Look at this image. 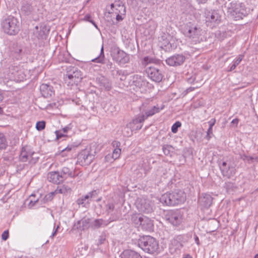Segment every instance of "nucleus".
Segmentation results:
<instances>
[{
    "label": "nucleus",
    "instance_id": "nucleus-2",
    "mask_svg": "<svg viewBox=\"0 0 258 258\" xmlns=\"http://www.w3.org/2000/svg\"><path fill=\"white\" fill-rule=\"evenodd\" d=\"M138 244L145 252L149 253H154L159 248L158 241L149 235L143 236L139 239Z\"/></svg>",
    "mask_w": 258,
    "mask_h": 258
},
{
    "label": "nucleus",
    "instance_id": "nucleus-5",
    "mask_svg": "<svg viewBox=\"0 0 258 258\" xmlns=\"http://www.w3.org/2000/svg\"><path fill=\"white\" fill-rule=\"evenodd\" d=\"M225 7L227 8L228 15L232 18L237 20L243 18L245 16V10L241 9L239 4L233 2L231 0H229L225 4Z\"/></svg>",
    "mask_w": 258,
    "mask_h": 258
},
{
    "label": "nucleus",
    "instance_id": "nucleus-55",
    "mask_svg": "<svg viewBox=\"0 0 258 258\" xmlns=\"http://www.w3.org/2000/svg\"><path fill=\"white\" fill-rule=\"evenodd\" d=\"M116 14V20L117 21L119 22L122 21L123 19V17H122L123 14Z\"/></svg>",
    "mask_w": 258,
    "mask_h": 258
},
{
    "label": "nucleus",
    "instance_id": "nucleus-40",
    "mask_svg": "<svg viewBox=\"0 0 258 258\" xmlns=\"http://www.w3.org/2000/svg\"><path fill=\"white\" fill-rule=\"evenodd\" d=\"M103 225H106V224H105V221L102 219H96L93 223V226L95 228H99Z\"/></svg>",
    "mask_w": 258,
    "mask_h": 258
},
{
    "label": "nucleus",
    "instance_id": "nucleus-25",
    "mask_svg": "<svg viewBox=\"0 0 258 258\" xmlns=\"http://www.w3.org/2000/svg\"><path fill=\"white\" fill-rule=\"evenodd\" d=\"M120 258H142L137 252L131 250H124L120 255Z\"/></svg>",
    "mask_w": 258,
    "mask_h": 258
},
{
    "label": "nucleus",
    "instance_id": "nucleus-46",
    "mask_svg": "<svg viewBox=\"0 0 258 258\" xmlns=\"http://www.w3.org/2000/svg\"><path fill=\"white\" fill-rule=\"evenodd\" d=\"M121 153V149L119 148H116L114 149L112 153V158L116 159L118 158Z\"/></svg>",
    "mask_w": 258,
    "mask_h": 258
},
{
    "label": "nucleus",
    "instance_id": "nucleus-60",
    "mask_svg": "<svg viewBox=\"0 0 258 258\" xmlns=\"http://www.w3.org/2000/svg\"><path fill=\"white\" fill-rule=\"evenodd\" d=\"M59 228V226H57L55 230L52 232V234L50 235L51 238H53L57 233V230Z\"/></svg>",
    "mask_w": 258,
    "mask_h": 258
},
{
    "label": "nucleus",
    "instance_id": "nucleus-3",
    "mask_svg": "<svg viewBox=\"0 0 258 258\" xmlns=\"http://www.w3.org/2000/svg\"><path fill=\"white\" fill-rule=\"evenodd\" d=\"M83 79L81 72L75 67H69L67 69V74L64 76V81L68 86L77 85Z\"/></svg>",
    "mask_w": 258,
    "mask_h": 258
},
{
    "label": "nucleus",
    "instance_id": "nucleus-11",
    "mask_svg": "<svg viewBox=\"0 0 258 258\" xmlns=\"http://www.w3.org/2000/svg\"><path fill=\"white\" fill-rule=\"evenodd\" d=\"M164 106L161 107H159L158 105L150 106L149 104L146 103H143L142 105L140 107V111L144 112V114L142 113L141 115L144 116V118L146 119L148 117L153 116L156 113H158L160 111L163 109Z\"/></svg>",
    "mask_w": 258,
    "mask_h": 258
},
{
    "label": "nucleus",
    "instance_id": "nucleus-51",
    "mask_svg": "<svg viewBox=\"0 0 258 258\" xmlns=\"http://www.w3.org/2000/svg\"><path fill=\"white\" fill-rule=\"evenodd\" d=\"M55 133L56 136V139L57 140L60 139L62 137L67 136L66 135H64V133H63L61 130L56 131L55 132Z\"/></svg>",
    "mask_w": 258,
    "mask_h": 258
},
{
    "label": "nucleus",
    "instance_id": "nucleus-21",
    "mask_svg": "<svg viewBox=\"0 0 258 258\" xmlns=\"http://www.w3.org/2000/svg\"><path fill=\"white\" fill-rule=\"evenodd\" d=\"M47 179L53 183L59 184L63 181V177L58 171L50 172L47 174Z\"/></svg>",
    "mask_w": 258,
    "mask_h": 258
},
{
    "label": "nucleus",
    "instance_id": "nucleus-43",
    "mask_svg": "<svg viewBox=\"0 0 258 258\" xmlns=\"http://www.w3.org/2000/svg\"><path fill=\"white\" fill-rule=\"evenodd\" d=\"M88 199V196L86 195L84 197H82L81 198L78 199L77 201V203L79 205H82L84 207L86 204L85 201Z\"/></svg>",
    "mask_w": 258,
    "mask_h": 258
},
{
    "label": "nucleus",
    "instance_id": "nucleus-35",
    "mask_svg": "<svg viewBox=\"0 0 258 258\" xmlns=\"http://www.w3.org/2000/svg\"><path fill=\"white\" fill-rule=\"evenodd\" d=\"M6 138L3 134L0 133V150L5 149L7 147Z\"/></svg>",
    "mask_w": 258,
    "mask_h": 258
},
{
    "label": "nucleus",
    "instance_id": "nucleus-36",
    "mask_svg": "<svg viewBox=\"0 0 258 258\" xmlns=\"http://www.w3.org/2000/svg\"><path fill=\"white\" fill-rule=\"evenodd\" d=\"M240 158L244 161H247L249 163H252L254 161H257L258 158L257 157L248 156L245 154L240 155Z\"/></svg>",
    "mask_w": 258,
    "mask_h": 258
},
{
    "label": "nucleus",
    "instance_id": "nucleus-24",
    "mask_svg": "<svg viewBox=\"0 0 258 258\" xmlns=\"http://www.w3.org/2000/svg\"><path fill=\"white\" fill-rule=\"evenodd\" d=\"M11 54L15 57L17 59H19L21 57L22 49L21 47L17 43H13L10 46Z\"/></svg>",
    "mask_w": 258,
    "mask_h": 258
},
{
    "label": "nucleus",
    "instance_id": "nucleus-1",
    "mask_svg": "<svg viewBox=\"0 0 258 258\" xmlns=\"http://www.w3.org/2000/svg\"><path fill=\"white\" fill-rule=\"evenodd\" d=\"M186 199V195L180 189H175L172 192L166 193L162 196L160 201L167 205L175 206L183 203Z\"/></svg>",
    "mask_w": 258,
    "mask_h": 258
},
{
    "label": "nucleus",
    "instance_id": "nucleus-15",
    "mask_svg": "<svg viewBox=\"0 0 258 258\" xmlns=\"http://www.w3.org/2000/svg\"><path fill=\"white\" fill-rule=\"evenodd\" d=\"M144 120V116L139 114L131 122L126 125V129H131L134 132L140 130L143 126Z\"/></svg>",
    "mask_w": 258,
    "mask_h": 258
},
{
    "label": "nucleus",
    "instance_id": "nucleus-39",
    "mask_svg": "<svg viewBox=\"0 0 258 258\" xmlns=\"http://www.w3.org/2000/svg\"><path fill=\"white\" fill-rule=\"evenodd\" d=\"M173 150V148L171 145H165L162 147L163 151L165 155H170V152H173L171 150Z\"/></svg>",
    "mask_w": 258,
    "mask_h": 258
},
{
    "label": "nucleus",
    "instance_id": "nucleus-59",
    "mask_svg": "<svg viewBox=\"0 0 258 258\" xmlns=\"http://www.w3.org/2000/svg\"><path fill=\"white\" fill-rule=\"evenodd\" d=\"M70 130L71 127L69 126H67L63 127L61 131H62V132L65 134L68 133V132Z\"/></svg>",
    "mask_w": 258,
    "mask_h": 258
},
{
    "label": "nucleus",
    "instance_id": "nucleus-50",
    "mask_svg": "<svg viewBox=\"0 0 258 258\" xmlns=\"http://www.w3.org/2000/svg\"><path fill=\"white\" fill-rule=\"evenodd\" d=\"M56 194L55 191H53V192H51L47 195H46L45 197H44V199L46 201H51L53 198V196L54 195V194Z\"/></svg>",
    "mask_w": 258,
    "mask_h": 258
},
{
    "label": "nucleus",
    "instance_id": "nucleus-20",
    "mask_svg": "<svg viewBox=\"0 0 258 258\" xmlns=\"http://www.w3.org/2000/svg\"><path fill=\"white\" fill-rule=\"evenodd\" d=\"M96 82L100 87L107 90H109L111 88V84L109 80L103 76L99 75L97 77Z\"/></svg>",
    "mask_w": 258,
    "mask_h": 258
},
{
    "label": "nucleus",
    "instance_id": "nucleus-52",
    "mask_svg": "<svg viewBox=\"0 0 258 258\" xmlns=\"http://www.w3.org/2000/svg\"><path fill=\"white\" fill-rule=\"evenodd\" d=\"M98 195V191L96 190H93L91 192L88 193L86 196H88V199L90 198L91 199H94Z\"/></svg>",
    "mask_w": 258,
    "mask_h": 258
},
{
    "label": "nucleus",
    "instance_id": "nucleus-32",
    "mask_svg": "<svg viewBox=\"0 0 258 258\" xmlns=\"http://www.w3.org/2000/svg\"><path fill=\"white\" fill-rule=\"evenodd\" d=\"M72 191L71 188L67 185H63L62 186H58L55 190L56 194H62L67 195L70 194Z\"/></svg>",
    "mask_w": 258,
    "mask_h": 258
},
{
    "label": "nucleus",
    "instance_id": "nucleus-37",
    "mask_svg": "<svg viewBox=\"0 0 258 258\" xmlns=\"http://www.w3.org/2000/svg\"><path fill=\"white\" fill-rule=\"evenodd\" d=\"M115 210V204L112 202L107 203L105 205V211L107 214H111Z\"/></svg>",
    "mask_w": 258,
    "mask_h": 258
},
{
    "label": "nucleus",
    "instance_id": "nucleus-31",
    "mask_svg": "<svg viewBox=\"0 0 258 258\" xmlns=\"http://www.w3.org/2000/svg\"><path fill=\"white\" fill-rule=\"evenodd\" d=\"M10 73L13 75V77L15 79H20L21 77V71L19 69V68L17 66H11L9 68Z\"/></svg>",
    "mask_w": 258,
    "mask_h": 258
},
{
    "label": "nucleus",
    "instance_id": "nucleus-62",
    "mask_svg": "<svg viewBox=\"0 0 258 258\" xmlns=\"http://www.w3.org/2000/svg\"><path fill=\"white\" fill-rule=\"evenodd\" d=\"M72 146H68L67 147H66L65 149H63L62 150V152H64L65 151H70L72 150Z\"/></svg>",
    "mask_w": 258,
    "mask_h": 258
},
{
    "label": "nucleus",
    "instance_id": "nucleus-64",
    "mask_svg": "<svg viewBox=\"0 0 258 258\" xmlns=\"http://www.w3.org/2000/svg\"><path fill=\"white\" fill-rule=\"evenodd\" d=\"M194 90V88L189 87V88H187L186 91L187 93H188V92L193 91Z\"/></svg>",
    "mask_w": 258,
    "mask_h": 258
},
{
    "label": "nucleus",
    "instance_id": "nucleus-54",
    "mask_svg": "<svg viewBox=\"0 0 258 258\" xmlns=\"http://www.w3.org/2000/svg\"><path fill=\"white\" fill-rule=\"evenodd\" d=\"M9 231L8 230L5 231L2 235V239L4 240H6L9 238Z\"/></svg>",
    "mask_w": 258,
    "mask_h": 258
},
{
    "label": "nucleus",
    "instance_id": "nucleus-8",
    "mask_svg": "<svg viewBox=\"0 0 258 258\" xmlns=\"http://www.w3.org/2000/svg\"><path fill=\"white\" fill-rule=\"evenodd\" d=\"M135 204L140 212L149 214L153 211V204L149 199L144 198H138Z\"/></svg>",
    "mask_w": 258,
    "mask_h": 258
},
{
    "label": "nucleus",
    "instance_id": "nucleus-26",
    "mask_svg": "<svg viewBox=\"0 0 258 258\" xmlns=\"http://www.w3.org/2000/svg\"><path fill=\"white\" fill-rule=\"evenodd\" d=\"M90 226V219H82L81 220L79 221L77 223L75 224L74 227L80 230H84L86 229H87Z\"/></svg>",
    "mask_w": 258,
    "mask_h": 258
},
{
    "label": "nucleus",
    "instance_id": "nucleus-7",
    "mask_svg": "<svg viewBox=\"0 0 258 258\" xmlns=\"http://www.w3.org/2000/svg\"><path fill=\"white\" fill-rule=\"evenodd\" d=\"M39 158L37 153L27 149V147H22L19 155L20 161L23 162L28 161L29 164L34 165L38 162Z\"/></svg>",
    "mask_w": 258,
    "mask_h": 258
},
{
    "label": "nucleus",
    "instance_id": "nucleus-53",
    "mask_svg": "<svg viewBox=\"0 0 258 258\" xmlns=\"http://www.w3.org/2000/svg\"><path fill=\"white\" fill-rule=\"evenodd\" d=\"M213 134V128L209 127L208 131L207 132V135L206 136V138L209 140L211 138V135Z\"/></svg>",
    "mask_w": 258,
    "mask_h": 258
},
{
    "label": "nucleus",
    "instance_id": "nucleus-30",
    "mask_svg": "<svg viewBox=\"0 0 258 258\" xmlns=\"http://www.w3.org/2000/svg\"><path fill=\"white\" fill-rule=\"evenodd\" d=\"M213 198L209 195H206L203 197L200 198L199 202L206 208H209L212 204Z\"/></svg>",
    "mask_w": 258,
    "mask_h": 258
},
{
    "label": "nucleus",
    "instance_id": "nucleus-57",
    "mask_svg": "<svg viewBox=\"0 0 258 258\" xmlns=\"http://www.w3.org/2000/svg\"><path fill=\"white\" fill-rule=\"evenodd\" d=\"M112 145L114 147L119 148L120 146V143L117 141H114L112 143Z\"/></svg>",
    "mask_w": 258,
    "mask_h": 258
},
{
    "label": "nucleus",
    "instance_id": "nucleus-56",
    "mask_svg": "<svg viewBox=\"0 0 258 258\" xmlns=\"http://www.w3.org/2000/svg\"><path fill=\"white\" fill-rule=\"evenodd\" d=\"M219 36H218V37L220 39H224L226 37V35H227V33L226 32H223L222 33H221L220 32L219 34H218Z\"/></svg>",
    "mask_w": 258,
    "mask_h": 258
},
{
    "label": "nucleus",
    "instance_id": "nucleus-61",
    "mask_svg": "<svg viewBox=\"0 0 258 258\" xmlns=\"http://www.w3.org/2000/svg\"><path fill=\"white\" fill-rule=\"evenodd\" d=\"M194 239H195V241L196 242V243L198 245H200V240H199V237H198V236L196 234L194 235Z\"/></svg>",
    "mask_w": 258,
    "mask_h": 258
},
{
    "label": "nucleus",
    "instance_id": "nucleus-38",
    "mask_svg": "<svg viewBox=\"0 0 258 258\" xmlns=\"http://www.w3.org/2000/svg\"><path fill=\"white\" fill-rule=\"evenodd\" d=\"M112 75L115 78H117L119 76H123V78H124V76L127 75V73L124 71L117 70L115 71H114L112 73Z\"/></svg>",
    "mask_w": 258,
    "mask_h": 258
},
{
    "label": "nucleus",
    "instance_id": "nucleus-58",
    "mask_svg": "<svg viewBox=\"0 0 258 258\" xmlns=\"http://www.w3.org/2000/svg\"><path fill=\"white\" fill-rule=\"evenodd\" d=\"M216 122V119L215 118L212 119L210 121H209V127L213 128V126L214 125Z\"/></svg>",
    "mask_w": 258,
    "mask_h": 258
},
{
    "label": "nucleus",
    "instance_id": "nucleus-63",
    "mask_svg": "<svg viewBox=\"0 0 258 258\" xmlns=\"http://www.w3.org/2000/svg\"><path fill=\"white\" fill-rule=\"evenodd\" d=\"M239 120L237 118H235L232 120L231 121V123L235 125V126H237Z\"/></svg>",
    "mask_w": 258,
    "mask_h": 258
},
{
    "label": "nucleus",
    "instance_id": "nucleus-34",
    "mask_svg": "<svg viewBox=\"0 0 258 258\" xmlns=\"http://www.w3.org/2000/svg\"><path fill=\"white\" fill-rule=\"evenodd\" d=\"M143 215L139 214H134L131 216V221L136 225H139Z\"/></svg>",
    "mask_w": 258,
    "mask_h": 258
},
{
    "label": "nucleus",
    "instance_id": "nucleus-17",
    "mask_svg": "<svg viewBox=\"0 0 258 258\" xmlns=\"http://www.w3.org/2000/svg\"><path fill=\"white\" fill-rule=\"evenodd\" d=\"M113 59L120 64H125L130 60L129 55L123 50L117 49L116 53L113 56Z\"/></svg>",
    "mask_w": 258,
    "mask_h": 258
},
{
    "label": "nucleus",
    "instance_id": "nucleus-23",
    "mask_svg": "<svg viewBox=\"0 0 258 258\" xmlns=\"http://www.w3.org/2000/svg\"><path fill=\"white\" fill-rule=\"evenodd\" d=\"M110 6L112 11V13L123 14V15H125V8L124 6L122 4L121 2H118L114 4H112Z\"/></svg>",
    "mask_w": 258,
    "mask_h": 258
},
{
    "label": "nucleus",
    "instance_id": "nucleus-12",
    "mask_svg": "<svg viewBox=\"0 0 258 258\" xmlns=\"http://www.w3.org/2000/svg\"><path fill=\"white\" fill-rule=\"evenodd\" d=\"M219 167L223 176L228 178H231L234 176L236 173V169L230 162L223 161L221 164H219Z\"/></svg>",
    "mask_w": 258,
    "mask_h": 258
},
{
    "label": "nucleus",
    "instance_id": "nucleus-48",
    "mask_svg": "<svg viewBox=\"0 0 258 258\" xmlns=\"http://www.w3.org/2000/svg\"><path fill=\"white\" fill-rule=\"evenodd\" d=\"M46 30V28L43 27L42 29L40 30L39 33V37L42 39H45L47 35Z\"/></svg>",
    "mask_w": 258,
    "mask_h": 258
},
{
    "label": "nucleus",
    "instance_id": "nucleus-28",
    "mask_svg": "<svg viewBox=\"0 0 258 258\" xmlns=\"http://www.w3.org/2000/svg\"><path fill=\"white\" fill-rule=\"evenodd\" d=\"M60 174L63 177V181L68 177H74L76 176L75 170L67 167H63L62 168Z\"/></svg>",
    "mask_w": 258,
    "mask_h": 258
},
{
    "label": "nucleus",
    "instance_id": "nucleus-19",
    "mask_svg": "<svg viewBox=\"0 0 258 258\" xmlns=\"http://www.w3.org/2000/svg\"><path fill=\"white\" fill-rule=\"evenodd\" d=\"M40 91L42 95L45 98L52 96L54 94L53 87L47 84H42L40 86Z\"/></svg>",
    "mask_w": 258,
    "mask_h": 258
},
{
    "label": "nucleus",
    "instance_id": "nucleus-13",
    "mask_svg": "<svg viewBox=\"0 0 258 258\" xmlns=\"http://www.w3.org/2000/svg\"><path fill=\"white\" fill-rule=\"evenodd\" d=\"M146 72L148 77L153 81L156 83L160 82L163 79V76L162 72L153 66L147 67L146 70Z\"/></svg>",
    "mask_w": 258,
    "mask_h": 258
},
{
    "label": "nucleus",
    "instance_id": "nucleus-47",
    "mask_svg": "<svg viewBox=\"0 0 258 258\" xmlns=\"http://www.w3.org/2000/svg\"><path fill=\"white\" fill-rule=\"evenodd\" d=\"M134 131L131 129L127 130L126 129V126L124 127L122 130V133L124 136L126 137H130L133 134V132Z\"/></svg>",
    "mask_w": 258,
    "mask_h": 258
},
{
    "label": "nucleus",
    "instance_id": "nucleus-45",
    "mask_svg": "<svg viewBox=\"0 0 258 258\" xmlns=\"http://www.w3.org/2000/svg\"><path fill=\"white\" fill-rule=\"evenodd\" d=\"M153 58L149 56H146L143 58V59L141 61V62L143 65L146 66L148 65L149 63H151L153 61Z\"/></svg>",
    "mask_w": 258,
    "mask_h": 258
},
{
    "label": "nucleus",
    "instance_id": "nucleus-6",
    "mask_svg": "<svg viewBox=\"0 0 258 258\" xmlns=\"http://www.w3.org/2000/svg\"><path fill=\"white\" fill-rule=\"evenodd\" d=\"M201 28L191 22L187 23L182 28L184 35L190 39H195V41H197V39L201 35Z\"/></svg>",
    "mask_w": 258,
    "mask_h": 258
},
{
    "label": "nucleus",
    "instance_id": "nucleus-9",
    "mask_svg": "<svg viewBox=\"0 0 258 258\" xmlns=\"http://www.w3.org/2000/svg\"><path fill=\"white\" fill-rule=\"evenodd\" d=\"M94 159V155L91 153L90 149H85L78 155L77 164L81 166L89 165Z\"/></svg>",
    "mask_w": 258,
    "mask_h": 258
},
{
    "label": "nucleus",
    "instance_id": "nucleus-44",
    "mask_svg": "<svg viewBox=\"0 0 258 258\" xmlns=\"http://www.w3.org/2000/svg\"><path fill=\"white\" fill-rule=\"evenodd\" d=\"M181 123L179 121L175 122L171 127V131L173 133H176L177 132L178 128L180 127Z\"/></svg>",
    "mask_w": 258,
    "mask_h": 258
},
{
    "label": "nucleus",
    "instance_id": "nucleus-27",
    "mask_svg": "<svg viewBox=\"0 0 258 258\" xmlns=\"http://www.w3.org/2000/svg\"><path fill=\"white\" fill-rule=\"evenodd\" d=\"M34 10V7L29 3L24 2L22 4L21 11L25 15H31Z\"/></svg>",
    "mask_w": 258,
    "mask_h": 258
},
{
    "label": "nucleus",
    "instance_id": "nucleus-42",
    "mask_svg": "<svg viewBox=\"0 0 258 258\" xmlns=\"http://www.w3.org/2000/svg\"><path fill=\"white\" fill-rule=\"evenodd\" d=\"M242 59V55H239L237 59L234 62L233 64L231 66L229 71L234 70L236 66L239 64Z\"/></svg>",
    "mask_w": 258,
    "mask_h": 258
},
{
    "label": "nucleus",
    "instance_id": "nucleus-41",
    "mask_svg": "<svg viewBox=\"0 0 258 258\" xmlns=\"http://www.w3.org/2000/svg\"><path fill=\"white\" fill-rule=\"evenodd\" d=\"M45 121H39L37 122L36 124V128L38 131H41L45 128Z\"/></svg>",
    "mask_w": 258,
    "mask_h": 258
},
{
    "label": "nucleus",
    "instance_id": "nucleus-29",
    "mask_svg": "<svg viewBox=\"0 0 258 258\" xmlns=\"http://www.w3.org/2000/svg\"><path fill=\"white\" fill-rule=\"evenodd\" d=\"M146 82L141 76L136 75L133 76L132 85L135 86L137 88L140 89L145 86Z\"/></svg>",
    "mask_w": 258,
    "mask_h": 258
},
{
    "label": "nucleus",
    "instance_id": "nucleus-49",
    "mask_svg": "<svg viewBox=\"0 0 258 258\" xmlns=\"http://www.w3.org/2000/svg\"><path fill=\"white\" fill-rule=\"evenodd\" d=\"M84 19L86 21L91 22L96 28H97V25L95 22L91 19V17L90 15H86L85 16Z\"/></svg>",
    "mask_w": 258,
    "mask_h": 258
},
{
    "label": "nucleus",
    "instance_id": "nucleus-33",
    "mask_svg": "<svg viewBox=\"0 0 258 258\" xmlns=\"http://www.w3.org/2000/svg\"><path fill=\"white\" fill-rule=\"evenodd\" d=\"M224 188L226 189L227 192L231 193L237 188V187L234 183L227 181L225 183Z\"/></svg>",
    "mask_w": 258,
    "mask_h": 258
},
{
    "label": "nucleus",
    "instance_id": "nucleus-18",
    "mask_svg": "<svg viewBox=\"0 0 258 258\" xmlns=\"http://www.w3.org/2000/svg\"><path fill=\"white\" fill-rule=\"evenodd\" d=\"M139 225L144 230L148 231L153 230L154 224L153 221L146 216H142Z\"/></svg>",
    "mask_w": 258,
    "mask_h": 258
},
{
    "label": "nucleus",
    "instance_id": "nucleus-22",
    "mask_svg": "<svg viewBox=\"0 0 258 258\" xmlns=\"http://www.w3.org/2000/svg\"><path fill=\"white\" fill-rule=\"evenodd\" d=\"M206 21L207 23L211 22L218 24L221 21V16L216 11L209 12L206 17Z\"/></svg>",
    "mask_w": 258,
    "mask_h": 258
},
{
    "label": "nucleus",
    "instance_id": "nucleus-10",
    "mask_svg": "<svg viewBox=\"0 0 258 258\" xmlns=\"http://www.w3.org/2000/svg\"><path fill=\"white\" fill-rule=\"evenodd\" d=\"M166 221L173 226L179 225L182 221V215L178 210L168 211L165 216Z\"/></svg>",
    "mask_w": 258,
    "mask_h": 258
},
{
    "label": "nucleus",
    "instance_id": "nucleus-14",
    "mask_svg": "<svg viewBox=\"0 0 258 258\" xmlns=\"http://www.w3.org/2000/svg\"><path fill=\"white\" fill-rule=\"evenodd\" d=\"M92 61L97 63L105 64L106 69L109 70L112 72H114V67L112 62L109 60L105 59V56L104 53L103 45H102L100 54L96 58L93 59Z\"/></svg>",
    "mask_w": 258,
    "mask_h": 258
},
{
    "label": "nucleus",
    "instance_id": "nucleus-16",
    "mask_svg": "<svg viewBox=\"0 0 258 258\" xmlns=\"http://www.w3.org/2000/svg\"><path fill=\"white\" fill-rule=\"evenodd\" d=\"M184 60V56L182 54H176L167 58L166 62L170 66L176 67L182 64Z\"/></svg>",
    "mask_w": 258,
    "mask_h": 258
},
{
    "label": "nucleus",
    "instance_id": "nucleus-4",
    "mask_svg": "<svg viewBox=\"0 0 258 258\" xmlns=\"http://www.w3.org/2000/svg\"><path fill=\"white\" fill-rule=\"evenodd\" d=\"M2 26L4 32L10 35H15L20 30L19 22L17 18L11 16L3 21Z\"/></svg>",
    "mask_w": 258,
    "mask_h": 258
}]
</instances>
